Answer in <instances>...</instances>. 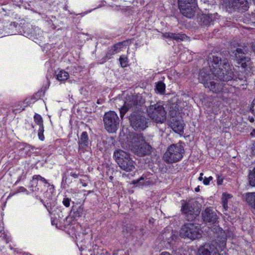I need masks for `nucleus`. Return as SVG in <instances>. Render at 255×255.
<instances>
[{"mask_svg":"<svg viewBox=\"0 0 255 255\" xmlns=\"http://www.w3.org/2000/svg\"><path fill=\"white\" fill-rule=\"evenodd\" d=\"M208 63L210 70L202 69L199 75V80L206 88L217 94L219 97L226 99L233 88L228 84L218 82L213 78L215 77L221 81L229 82L234 80L232 66L227 59H222L220 54L211 55L208 57Z\"/></svg>","mask_w":255,"mask_h":255,"instance_id":"f257e3e1","label":"nucleus"},{"mask_svg":"<svg viewBox=\"0 0 255 255\" xmlns=\"http://www.w3.org/2000/svg\"><path fill=\"white\" fill-rule=\"evenodd\" d=\"M145 109L141 97H132V99L125 103L124 107L121 109V117H124L128 111L130 110L131 113L129 117L130 126L135 130H143L148 127V119L144 114Z\"/></svg>","mask_w":255,"mask_h":255,"instance_id":"f03ea898","label":"nucleus"},{"mask_svg":"<svg viewBox=\"0 0 255 255\" xmlns=\"http://www.w3.org/2000/svg\"><path fill=\"white\" fill-rule=\"evenodd\" d=\"M131 150L137 155L143 156L151 153V146L147 143L142 133L134 134L131 141Z\"/></svg>","mask_w":255,"mask_h":255,"instance_id":"7ed1b4c3","label":"nucleus"},{"mask_svg":"<svg viewBox=\"0 0 255 255\" xmlns=\"http://www.w3.org/2000/svg\"><path fill=\"white\" fill-rule=\"evenodd\" d=\"M183 144V142H179L170 145L163 155L165 162L167 163H173L181 160L185 152Z\"/></svg>","mask_w":255,"mask_h":255,"instance_id":"20e7f679","label":"nucleus"},{"mask_svg":"<svg viewBox=\"0 0 255 255\" xmlns=\"http://www.w3.org/2000/svg\"><path fill=\"white\" fill-rule=\"evenodd\" d=\"M114 157L121 169L127 172L132 171L135 168L134 162L129 154L121 149L116 150Z\"/></svg>","mask_w":255,"mask_h":255,"instance_id":"39448f33","label":"nucleus"},{"mask_svg":"<svg viewBox=\"0 0 255 255\" xmlns=\"http://www.w3.org/2000/svg\"><path fill=\"white\" fill-rule=\"evenodd\" d=\"M202 231L199 224L186 223L180 231V236L183 238L195 240L202 237Z\"/></svg>","mask_w":255,"mask_h":255,"instance_id":"423d86ee","label":"nucleus"},{"mask_svg":"<svg viewBox=\"0 0 255 255\" xmlns=\"http://www.w3.org/2000/svg\"><path fill=\"white\" fill-rule=\"evenodd\" d=\"M182 207L181 211L185 216V218L188 221H192L199 214V207L197 205V202H186L182 200L181 201Z\"/></svg>","mask_w":255,"mask_h":255,"instance_id":"0eeeda50","label":"nucleus"},{"mask_svg":"<svg viewBox=\"0 0 255 255\" xmlns=\"http://www.w3.org/2000/svg\"><path fill=\"white\" fill-rule=\"evenodd\" d=\"M149 117L156 123H162L166 119V113L159 103L151 105L146 109Z\"/></svg>","mask_w":255,"mask_h":255,"instance_id":"6e6552de","label":"nucleus"},{"mask_svg":"<svg viewBox=\"0 0 255 255\" xmlns=\"http://www.w3.org/2000/svg\"><path fill=\"white\" fill-rule=\"evenodd\" d=\"M180 13L184 16L191 18L195 15L197 10L196 0H178Z\"/></svg>","mask_w":255,"mask_h":255,"instance_id":"1a4fd4ad","label":"nucleus"},{"mask_svg":"<svg viewBox=\"0 0 255 255\" xmlns=\"http://www.w3.org/2000/svg\"><path fill=\"white\" fill-rule=\"evenodd\" d=\"M105 129L109 132H115L119 127L120 119L115 112L110 111L105 113L103 117Z\"/></svg>","mask_w":255,"mask_h":255,"instance_id":"9d476101","label":"nucleus"},{"mask_svg":"<svg viewBox=\"0 0 255 255\" xmlns=\"http://www.w3.org/2000/svg\"><path fill=\"white\" fill-rule=\"evenodd\" d=\"M246 50L241 48H237L233 51H231L229 53L233 56L237 61L238 63L241 64V66L245 68L250 63V58L245 56V52Z\"/></svg>","mask_w":255,"mask_h":255,"instance_id":"9b49d317","label":"nucleus"},{"mask_svg":"<svg viewBox=\"0 0 255 255\" xmlns=\"http://www.w3.org/2000/svg\"><path fill=\"white\" fill-rule=\"evenodd\" d=\"M203 222L207 225H212L216 224L218 219L215 211L211 207H207L202 212Z\"/></svg>","mask_w":255,"mask_h":255,"instance_id":"f8f14e48","label":"nucleus"},{"mask_svg":"<svg viewBox=\"0 0 255 255\" xmlns=\"http://www.w3.org/2000/svg\"><path fill=\"white\" fill-rule=\"evenodd\" d=\"M197 255H220L217 247L212 244H205L200 247Z\"/></svg>","mask_w":255,"mask_h":255,"instance_id":"ddd939ff","label":"nucleus"},{"mask_svg":"<svg viewBox=\"0 0 255 255\" xmlns=\"http://www.w3.org/2000/svg\"><path fill=\"white\" fill-rule=\"evenodd\" d=\"M130 44V40H127L122 42H118V43L112 46L109 50L108 53L104 58L105 60L104 62H105L107 60L111 58V56L119 52L124 46H126Z\"/></svg>","mask_w":255,"mask_h":255,"instance_id":"4468645a","label":"nucleus"},{"mask_svg":"<svg viewBox=\"0 0 255 255\" xmlns=\"http://www.w3.org/2000/svg\"><path fill=\"white\" fill-rule=\"evenodd\" d=\"M162 237L163 240L166 242L167 244L170 247L173 246L178 239L177 234L172 230L170 231L169 230L165 231L162 233Z\"/></svg>","mask_w":255,"mask_h":255,"instance_id":"2eb2a0df","label":"nucleus"},{"mask_svg":"<svg viewBox=\"0 0 255 255\" xmlns=\"http://www.w3.org/2000/svg\"><path fill=\"white\" fill-rule=\"evenodd\" d=\"M230 7L234 8L242 9L245 10L249 8V3L247 0H230Z\"/></svg>","mask_w":255,"mask_h":255,"instance_id":"dca6fc26","label":"nucleus"},{"mask_svg":"<svg viewBox=\"0 0 255 255\" xmlns=\"http://www.w3.org/2000/svg\"><path fill=\"white\" fill-rule=\"evenodd\" d=\"M219 15L217 13L213 14H204L201 18V22L205 26H208L218 19Z\"/></svg>","mask_w":255,"mask_h":255,"instance_id":"f3484780","label":"nucleus"},{"mask_svg":"<svg viewBox=\"0 0 255 255\" xmlns=\"http://www.w3.org/2000/svg\"><path fill=\"white\" fill-rule=\"evenodd\" d=\"M89 136L86 131H83L79 138L78 142L79 149L81 150H86L89 145Z\"/></svg>","mask_w":255,"mask_h":255,"instance_id":"a211bd4d","label":"nucleus"},{"mask_svg":"<svg viewBox=\"0 0 255 255\" xmlns=\"http://www.w3.org/2000/svg\"><path fill=\"white\" fill-rule=\"evenodd\" d=\"M171 127L173 130L179 134L184 132L183 121L182 120H177L173 118L171 121Z\"/></svg>","mask_w":255,"mask_h":255,"instance_id":"6ab92c4d","label":"nucleus"},{"mask_svg":"<svg viewBox=\"0 0 255 255\" xmlns=\"http://www.w3.org/2000/svg\"><path fill=\"white\" fill-rule=\"evenodd\" d=\"M163 36L166 38L175 40L177 42L183 41L187 38L185 34L172 32H165L163 33Z\"/></svg>","mask_w":255,"mask_h":255,"instance_id":"aec40b11","label":"nucleus"},{"mask_svg":"<svg viewBox=\"0 0 255 255\" xmlns=\"http://www.w3.org/2000/svg\"><path fill=\"white\" fill-rule=\"evenodd\" d=\"M246 198L249 205L255 209V192L247 193Z\"/></svg>","mask_w":255,"mask_h":255,"instance_id":"412c9836","label":"nucleus"},{"mask_svg":"<svg viewBox=\"0 0 255 255\" xmlns=\"http://www.w3.org/2000/svg\"><path fill=\"white\" fill-rule=\"evenodd\" d=\"M40 180L43 183L45 184H48L49 186H51L52 188L53 189L54 188V186L53 185H50L47 180H46L44 177H42L39 175H34L32 177V180L31 181V182L32 183V185L31 186L32 187L33 185L37 186V181L36 180Z\"/></svg>","mask_w":255,"mask_h":255,"instance_id":"4be33fe9","label":"nucleus"},{"mask_svg":"<svg viewBox=\"0 0 255 255\" xmlns=\"http://www.w3.org/2000/svg\"><path fill=\"white\" fill-rule=\"evenodd\" d=\"M69 77V73L63 70H60L56 74V78L60 81H65L68 79Z\"/></svg>","mask_w":255,"mask_h":255,"instance_id":"5701e85b","label":"nucleus"},{"mask_svg":"<svg viewBox=\"0 0 255 255\" xmlns=\"http://www.w3.org/2000/svg\"><path fill=\"white\" fill-rule=\"evenodd\" d=\"M155 90L157 93L163 94L165 90V84L161 81H158L156 84Z\"/></svg>","mask_w":255,"mask_h":255,"instance_id":"b1692460","label":"nucleus"},{"mask_svg":"<svg viewBox=\"0 0 255 255\" xmlns=\"http://www.w3.org/2000/svg\"><path fill=\"white\" fill-rule=\"evenodd\" d=\"M250 184L252 186L255 187V167L252 170H250L249 174Z\"/></svg>","mask_w":255,"mask_h":255,"instance_id":"393cba45","label":"nucleus"},{"mask_svg":"<svg viewBox=\"0 0 255 255\" xmlns=\"http://www.w3.org/2000/svg\"><path fill=\"white\" fill-rule=\"evenodd\" d=\"M232 197V196L230 194H223V197L222 198V205L224 208L225 210H227L228 206V199H230Z\"/></svg>","mask_w":255,"mask_h":255,"instance_id":"a878e982","label":"nucleus"},{"mask_svg":"<svg viewBox=\"0 0 255 255\" xmlns=\"http://www.w3.org/2000/svg\"><path fill=\"white\" fill-rule=\"evenodd\" d=\"M34 122L39 126H43V120L41 116L38 114H35L34 116Z\"/></svg>","mask_w":255,"mask_h":255,"instance_id":"bb28decb","label":"nucleus"},{"mask_svg":"<svg viewBox=\"0 0 255 255\" xmlns=\"http://www.w3.org/2000/svg\"><path fill=\"white\" fill-rule=\"evenodd\" d=\"M74 214L76 217H81L83 215V208L80 206L75 210V208L73 209Z\"/></svg>","mask_w":255,"mask_h":255,"instance_id":"cd10ccee","label":"nucleus"},{"mask_svg":"<svg viewBox=\"0 0 255 255\" xmlns=\"http://www.w3.org/2000/svg\"><path fill=\"white\" fill-rule=\"evenodd\" d=\"M119 61L122 67H126L128 65V58L125 56H121Z\"/></svg>","mask_w":255,"mask_h":255,"instance_id":"c85d7f7f","label":"nucleus"},{"mask_svg":"<svg viewBox=\"0 0 255 255\" xmlns=\"http://www.w3.org/2000/svg\"><path fill=\"white\" fill-rule=\"evenodd\" d=\"M44 130V126H39V128L38 132V136L39 139L41 141H43L45 138V137H44V135L43 134Z\"/></svg>","mask_w":255,"mask_h":255,"instance_id":"c756f323","label":"nucleus"},{"mask_svg":"<svg viewBox=\"0 0 255 255\" xmlns=\"http://www.w3.org/2000/svg\"><path fill=\"white\" fill-rule=\"evenodd\" d=\"M0 237L3 239L6 243H8L10 241L9 238L7 237L6 234L3 231H0Z\"/></svg>","mask_w":255,"mask_h":255,"instance_id":"7c9ffc66","label":"nucleus"},{"mask_svg":"<svg viewBox=\"0 0 255 255\" xmlns=\"http://www.w3.org/2000/svg\"><path fill=\"white\" fill-rule=\"evenodd\" d=\"M71 199L69 198H64L63 200L62 203L66 207H69L70 205Z\"/></svg>","mask_w":255,"mask_h":255,"instance_id":"2f4dec72","label":"nucleus"},{"mask_svg":"<svg viewBox=\"0 0 255 255\" xmlns=\"http://www.w3.org/2000/svg\"><path fill=\"white\" fill-rule=\"evenodd\" d=\"M224 177L221 175H217V183L218 185H221L223 183Z\"/></svg>","mask_w":255,"mask_h":255,"instance_id":"473e14b6","label":"nucleus"},{"mask_svg":"<svg viewBox=\"0 0 255 255\" xmlns=\"http://www.w3.org/2000/svg\"><path fill=\"white\" fill-rule=\"evenodd\" d=\"M70 175L74 178H78L79 177V174L77 173L76 172L73 171H72L70 173Z\"/></svg>","mask_w":255,"mask_h":255,"instance_id":"72a5a7b5","label":"nucleus"},{"mask_svg":"<svg viewBox=\"0 0 255 255\" xmlns=\"http://www.w3.org/2000/svg\"><path fill=\"white\" fill-rule=\"evenodd\" d=\"M251 110L255 116V99L253 100L252 104Z\"/></svg>","mask_w":255,"mask_h":255,"instance_id":"f704fd0d","label":"nucleus"},{"mask_svg":"<svg viewBox=\"0 0 255 255\" xmlns=\"http://www.w3.org/2000/svg\"><path fill=\"white\" fill-rule=\"evenodd\" d=\"M67 173L66 172H65L63 175V177H62V182H65L66 183L67 182Z\"/></svg>","mask_w":255,"mask_h":255,"instance_id":"c9c22d12","label":"nucleus"},{"mask_svg":"<svg viewBox=\"0 0 255 255\" xmlns=\"http://www.w3.org/2000/svg\"><path fill=\"white\" fill-rule=\"evenodd\" d=\"M203 182L204 184L205 185H208L210 183V181H209L207 177H205L204 178Z\"/></svg>","mask_w":255,"mask_h":255,"instance_id":"e433bc0d","label":"nucleus"},{"mask_svg":"<svg viewBox=\"0 0 255 255\" xmlns=\"http://www.w3.org/2000/svg\"><path fill=\"white\" fill-rule=\"evenodd\" d=\"M252 154L255 155V141L253 143V146L252 147Z\"/></svg>","mask_w":255,"mask_h":255,"instance_id":"4c0bfd02","label":"nucleus"},{"mask_svg":"<svg viewBox=\"0 0 255 255\" xmlns=\"http://www.w3.org/2000/svg\"><path fill=\"white\" fill-rule=\"evenodd\" d=\"M40 202L43 204V205L46 208V209H47V210L48 211V212H50V211L49 210V209L47 208L46 205L45 204V202H44L43 200V199H40Z\"/></svg>","mask_w":255,"mask_h":255,"instance_id":"58836bf2","label":"nucleus"},{"mask_svg":"<svg viewBox=\"0 0 255 255\" xmlns=\"http://www.w3.org/2000/svg\"><path fill=\"white\" fill-rule=\"evenodd\" d=\"M203 173H201L200 174V176L198 178V180L199 181H202V180L204 179V178H203Z\"/></svg>","mask_w":255,"mask_h":255,"instance_id":"ea45409f","label":"nucleus"},{"mask_svg":"<svg viewBox=\"0 0 255 255\" xmlns=\"http://www.w3.org/2000/svg\"><path fill=\"white\" fill-rule=\"evenodd\" d=\"M160 255H171V254H170L168 252H163L162 253H161Z\"/></svg>","mask_w":255,"mask_h":255,"instance_id":"a19ab883","label":"nucleus"},{"mask_svg":"<svg viewBox=\"0 0 255 255\" xmlns=\"http://www.w3.org/2000/svg\"><path fill=\"white\" fill-rule=\"evenodd\" d=\"M80 182L83 186L86 187L87 186V184L85 182H84L82 180L80 179Z\"/></svg>","mask_w":255,"mask_h":255,"instance_id":"79ce46f5","label":"nucleus"},{"mask_svg":"<svg viewBox=\"0 0 255 255\" xmlns=\"http://www.w3.org/2000/svg\"><path fill=\"white\" fill-rule=\"evenodd\" d=\"M26 191V189L23 187H20L19 188V191H20V192H25Z\"/></svg>","mask_w":255,"mask_h":255,"instance_id":"37998d69","label":"nucleus"},{"mask_svg":"<svg viewBox=\"0 0 255 255\" xmlns=\"http://www.w3.org/2000/svg\"><path fill=\"white\" fill-rule=\"evenodd\" d=\"M143 177H141L138 180L136 181V182L137 183H139V184H142L141 181V180H143Z\"/></svg>","mask_w":255,"mask_h":255,"instance_id":"c03bdc74","label":"nucleus"},{"mask_svg":"<svg viewBox=\"0 0 255 255\" xmlns=\"http://www.w3.org/2000/svg\"><path fill=\"white\" fill-rule=\"evenodd\" d=\"M154 219L152 218H150L148 221L149 223L151 224H153L154 223Z\"/></svg>","mask_w":255,"mask_h":255,"instance_id":"a18cd8bd","label":"nucleus"},{"mask_svg":"<svg viewBox=\"0 0 255 255\" xmlns=\"http://www.w3.org/2000/svg\"><path fill=\"white\" fill-rule=\"evenodd\" d=\"M251 135L253 136L255 135V130H254L251 133Z\"/></svg>","mask_w":255,"mask_h":255,"instance_id":"49530a36","label":"nucleus"},{"mask_svg":"<svg viewBox=\"0 0 255 255\" xmlns=\"http://www.w3.org/2000/svg\"><path fill=\"white\" fill-rule=\"evenodd\" d=\"M195 191L196 192H199L200 191V188H199V186H198L197 187H196L195 189Z\"/></svg>","mask_w":255,"mask_h":255,"instance_id":"de8ad7c7","label":"nucleus"},{"mask_svg":"<svg viewBox=\"0 0 255 255\" xmlns=\"http://www.w3.org/2000/svg\"><path fill=\"white\" fill-rule=\"evenodd\" d=\"M209 180V181L210 182L211 180H213V177L212 176H210L209 177L207 178Z\"/></svg>","mask_w":255,"mask_h":255,"instance_id":"09e8293b","label":"nucleus"},{"mask_svg":"<svg viewBox=\"0 0 255 255\" xmlns=\"http://www.w3.org/2000/svg\"><path fill=\"white\" fill-rule=\"evenodd\" d=\"M3 231V227L0 225V231Z\"/></svg>","mask_w":255,"mask_h":255,"instance_id":"8fccbe9b","label":"nucleus"},{"mask_svg":"<svg viewBox=\"0 0 255 255\" xmlns=\"http://www.w3.org/2000/svg\"><path fill=\"white\" fill-rule=\"evenodd\" d=\"M250 121H251V122H254V119H253V118H251V120H250Z\"/></svg>","mask_w":255,"mask_h":255,"instance_id":"3c124183","label":"nucleus"},{"mask_svg":"<svg viewBox=\"0 0 255 255\" xmlns=\"http://www.w3.org/2000/svg\"><path fill=\"white\" fill-rule=\"evenodd\" d=\"M24 110V108H23L22 109H21V111H23V110Z\"/></svg>","mask_w":255,"mask_h":255,"instance_id":"603ef678","label":"nucleus"},{"mask_svg":"<svg viewBox=\"0 0 255 255\" xmlns=\"http://www.w3.org/2000/svg\"><path fill=\"white\" fill-rule=\"evenodd\" d=\"M92 192V191H88V193H91V192Z\"/></svg>","mask_w":255,"mask_h":255,"instance_id":"864d4df0","label":"nucleus"},{"mask_svg":"<svg viewBox=\"0 0 255 255\" xmlns=\"http://www.w3.org/2000/svg\"><path fill=\"white\" fill-rule=\"evenodd\" d=\"M31 126H32V128H34V126H33L32 125H31Z\"/></svg>","mask_w":255,"mask_h":255,"instance_id":"5fc2aeb1","label":"nucleus"}]
</instances>
